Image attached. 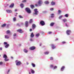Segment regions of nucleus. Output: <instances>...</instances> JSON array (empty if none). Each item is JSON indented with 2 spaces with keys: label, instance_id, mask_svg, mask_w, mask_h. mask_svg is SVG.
Instances as JSON below:
<instances>
[{
  "label": "nucleus",
  "instance_id": "nucleus-1",
  "mask_svg": "<svg viewBox=\"0 0 74 74\" xmlns=\"http://www.w3.org/2000/svg\"><path fill=\"white\" fill-rule=\"evenodd\" d=\"M25 10L27 12L28 14H30V13L32 12L31 11V10H30V8H26L25 9Z\"/></svg>",
  "mask_w": 74,
  "mask_h": 74
},
{
  "label": "nucleus",
  "instance_id": "nucleus-2",
  "mask_svg": "<svg viewBox=\"0 0 74 74\" xmlns=\"http://www.w3.org/2000/svg\"><path fill=\"white\" fill-rule=\"evenodd\" d=\"M16 65L17 66H19V65L21 64V62L18 61V60H16Z\"/></svg>",
  "mask_w": 74,
  "mask_h": 74
},
{
  "label": "nucleus",
  "instance_id": "nucleus-3",
  "mask_svg": "<svg viewBox=\"0 0 74 74\" xmlns=\"http://www.w3.org/2000/svg\"><path fill=\"white\" fill-rule=\"evenodd\" d=\"M42 3V1L41 0H39L38 3V5H40H40Z\"/></svg>",
  "mask_w": 74,
  "mask_h": 74
},
{
  "label": "nucleus",
  "instance_id": "nucleus-4",
  "mask_svg": "<svg viewBox=\"0 0 74 74\" xmlns=\"http://www.w3.org/2000/svg\"><path fill=\"white\" fill-rule=\"evenodd\" d=\"M34 11L35 12L34 14L35 15H37V13L38 12V11H37V9H35L34 10Z\"/></svg>",
  "mask_w": 74,
  "mask_h": 74
},
{
  "label": "nucleus",
  "instance_id": "nucleus-5",
  "mask_svg": "<svg viewBox=\"0 0 74 74\" xmlns=\"http://www.w3.org/2000/svg\"><path fill=\"white\" fill-rule=\"evenodd\" d=\"M35 49L36 47L34 46L31 47L29 48V49L30 50H31L32 51L34 50V49Z\"/></svg>",
  "mask_w": 74,
  "mask_h": 74
},
{
  "label": "nucleus",
  "instance_id": "nucleus-6",
  "mask_svg": "<svg viewBox=\"0 0 74 74\" xmlns=\"http://www.w3.org/2000/svg\"><path fill=\"white\" fill-rule=\"evenodd\" d=\"M40 24L42 26H44L45 25V22L43 21H40Z\"/></svg>",
  "mask_w": 74,
  "mask_h": 74
},
{
  "label": "nucleus",
  "instance_id": "nucleus-7",
  "mask_svg": "<svg viewBox=\"0 0 74 74\" xmlns=\"http://www.w3.org/2000/svg\"><path fill=\"white\" fill-rule=\"evenodd\" d=\"M17 31L18 32H19L20 33H22L23 32V31H22V29H18Z\"/></svg>",
  "mask_w": 74,
  "mask_h": 74
},
{
  "label": "nucleus",
  "instance_id": "nucleus-8",
  "mask_svg": "<svg viewBox=\"0 0 74 74\" xmlns=\"http://www.w3.org/2000/svg\"><path fill=\"white\" fill-rule=\"evenodd\" d=\"M66 33L68 35H70V34L71 33V31L68 29L66 31Z\"/></svg>",
  "mask_w": 74,
  "mask_h": 74
},
{
  "label": "nucleus",
  "instance_id": "nucleus-9",
  "mask_svg": "<svg viewBox=\"0 0 74 74\" xmlns=\"http://www.w3.org/2000/svg\"><path fill=\"white\" fill-rule=\"evenodd\" d=\"M36 25L34 24H33L32 25V29H35L36 28Z\"/></svg>",
  "mask_w": 74,
  "mask_h": 74
},
{
  "label": "nucleus",
  "instance_id": "nucleus-10",
  "mask_svg": "<svg viewBox=\"0 0 74 74\" xmlns=\"http://www.w3.org/2000/svg\"><path fill=\"white\" fill-rule=\"evenodd\" d=\"M51 45V48L52 49H55L56 48V47L54 45L52 44Z\"/></svg>",
  "mask_w": 74,
  "mask_h": 74
},
{
  "label": "nucleus",
  "instance_id": "nucleus-11",
  "mask_svg": "<svg viewBox=\"0 0 74 74\" xmlns=\"http://www.w3.org/2000/svg\"><path fill=\"white\" fill-rule=\"evenodd\" d=\"M55 2L53 1H52L51 3V4L52 5H55Z\"/></svg>",
  "mask_w": 74,
  "mask_h": 74
},
{
  "label": "nucleus",
  "instance_id": "nucleus-12",
  "mask_svg": "<svg viewBox=\"0 0 74 74\" xmlns=\"http://www.w3.org/2000/svg\"><path fill=\"white\" fill-rule=\"evenodd\" d=\"M34 36V35L33 34V33L32 32L30 35L31 37L32 38H33V37Z\"/></svg>",
  "mask_w": 74,
  "mask_h": 74
},
{
  "label": "nucleus",
  "instance_id": "nucleus-13",
  "mask_svg": "<svg viewBox=\"0 0 74 74\" xmlns=\"http://www.w3.org/2000/svg\"><path fill=\"white\" fill-rule=\"evenodd\" d=\"M62 21H63V22H64V23H65L66 22H67V20H66V18H64V19H63L62 20Z\"/></svg>",
  "mask_w": 74,
  "mask_h": 74
},
{
  "label": "nucleus",
  "instance_id": "nucleus-14",
  "mask_svg": "<svg viewBox=\"0 0 74 74\" xmlns=\"http://www.w3.org/2000/svg\"><path fill=\"white\" fill-rule=\"evenodd\" d=\"M65 68V67H64V66H62L61 69V71H63Z\"/></svg>",
  "mask_w": 74,
  "mask_h": 74
},
{
  "label": "nucleus",
  "instance_id": "nucleus-15",
  "mask_svg": "<svg viewBox=\"0 0 74 74\" xmlns=\"http://www.w3.org/2000/svg\"><path fill=\"white\" fill-rule=\"evenodd\" d=\"M14 6V3H12L10 6V8H12Z\"/></svg>",
  "mask_w": 74,
  "mask_h": 74
},
{
  "label": "nucleus",
  "instance_id": "nucleus-16",
  "mask_svg": "<svg viewBox=\"0 0 74 74\" xmlns=\"http://www.w3.org/2000/svg\"><path fill=\"white\" fill-rule=\"evenodd\" d=\"M6 11L7 12L9 13H11V12H12V11H11V10H6Z\"/></svg>",
  "mask_w": 74,
  "mask_h": 74
},
{
  "label": "nucleus",
  "instance_id": "nucleus-17",
  "mask_svg": "<svg viewBox=\"0 0 74 74\" xmlns=\"http://www.w3.org/2000/svg\"><path fill=\"white\" fill-rule=\"evenodd\" d=\"M28 22L26 21L25 22V26H26V27H28Z\"/></svg>",
  "mask_w": 74,
  "mask_h": 74
},
{
  "label": "nucleus",
  "instance_id": "nucleus-18",
  "mask_svg": "<svg viewBox=\"0 0 74 74\" xmlns=\"http://www.w3.org/2000/svg\"><path fill=\"white\" fill-rule=\"evenodd\" d=\"M30 7H31V8H32V9H33V8H34V6L33 5H30Z\"/></svg>",
  "mask_w": 74,
  "mask_h": 74
},
{
  "label": "nucleus",
  "instance_id": "nucleus-19",
  "mask_svg": "<svg viewBox=\"0 0 74 74\" xmlns=\"http://www.w3.org/2000/svg\"><path fill=\"white\" fill-rule=\"evenodd\" d=\"M54 24H55V23H51L50 24V26H53L54 25Z\"/></svg>",
  "mask_w": 74,
  "mask_h": 74
},
{
  "label": "nucleus",
  "instance_id": "nucleus-20",
  "mask_svg": "<svg viewBox=\"0 0 74 74\" xmlns=\"http://www.w3.org/2000/svg\"><path fill=\"white\" fill-rule=\"evenodd\" d=\"M29 23H33V19H30L29 22Z\"/></svg>",
  "mask_w": 74,
  "mask_h": 74
},
{
  "label": "nucleus",
  "instance_id": "nucleus-21",
  "mask_svg": "<svg viewBox=\"0 0 74 74\" xmlns=\"http://www.w3.org/2000/svg\"><path fill=\"white\" fill-rule=\"evenodd\" d=\"M20 6L21 7V8H23V7H24V5H23V4H21L20 5Z\"/></svg>",
  "mask_w": 74,
  "mask_h": 74
},
{
  "label": "nucleus",
  "instance_id": "nucleus-22",
  "mask_svg": "<svg viewBox=\"0 0 74 74\" xmlns=\"http://www.w3.org/2000/svg\"><path fill=\"white\" fill-rule=\"evenodd\" d=\"M10 32H10V30H8L6 31L7 34H10Z\"/></svg>",
  "mask_w": 74,
  "mask_h": 74
},
{
  "label": "nucleus",
  "instance_id": "nucleus-23",
  "mask_svg": "<svg viewBox=\"0 0 74 74\" xmlns=\"http://www.w3.org/2000/svg\"><path fill=\"white\" fill-rule=\"evenodd\" d=\"M45 4H48L49 3V2L48 1H45Z\"/></svg>",
  "mask_w": 74,
  "mask_h": 74
},
{
  "label": "nucleus",
  "instance_id": "nucleus-24",
  "mask_svg": "<svg viewBox=\"0 0 74 74\" xmlns=\"http://www.w3.org/2000/svg\"><path fill=\"white\" fill-rule=\"evenodd\" d=\"M51 18H53L54 16V14H53V13L51 14Z\"/></svg>",
  "mask_w": 74,
  "mask_h": 74
},
{
  "label": "nucleus",
  "instance_id": "nucleus-25",
  "mask_svg": "<svg viewBox=\"0 0 74 74\" xmlns=\"http://www.w3.org/2000/svg\"><path fill=\"white\" fill-rule=\"evenodd\" d=\"M3 58H7V55L5 54H4L3 56Z\"/></svg>",
  "mask_w": 74,
  "mask_h": 74
},
{
  "label": "nucleus",
  "instance_id": "nucleus-26",
  "mask_svg": "<svg viewBox=\"0 0 74 74\" xmlns=\"http://www.w3.org/2000/svg\"><path fill=\"white\" fill-rule=\"evenodd\" d=\"M5 38L8 39L9 38V37H8V35H5Z\"/></svg>",
  "mask_w": 74,
  "mask_h": 74
},
{
  "label": "nucleus",
  "instance_id": "nucleus-27",
  "mask_svg": "<svg viewBox=\"0 0 74 74\" xmlns=\"http://www.w3.org/2000/svg\"><path fill=\"white\" fill-rule=\"evenodd\" d=\"M64 16L66 17V18H68V17H69V14H66Z\"/></svg>",
  "mask_w": 74,
  "mask_h": 74
},
{
  "label": "nucleus",
  "instance_id": "nucleus-28",
  "mask_svg": "<svg viewBox=\"0 0 74 74\" xmlns=\"http://www.w3.org/2000/svg\"><path fill=\"white\" fill-rule=\"evenodd\" d=\"M6 26V24H3L2 25V27H5Z\"/></svg>",
  "mask_w": 74,
  "mask_h": 74
},
{
  "label": "nucleus",
  "instance_id": "nucleus-29",
  "mask_svg": "<svg viewBox=\"0 0 74 74\" xmlns=\"http://www.w3.org/2000/svg\"><path fill=\"white\" fill-rule=\"evenodd\" d=\"M36 37H39V36H40V34H37L36 35Z\"/></svg>",
  "mask_w": 74,
  "mask_h": 74
},
{
  "label": "nucleus",
  "instance_id": "nucleus-30",
  "mask_svg": "<svg viewBox=\"0 0 74 74\" xmlns=\"http://www.w3.org/2000/svg\"><path fill=\"white\" fill-rule=\"evenodd\" d=\"M32 66L33 67H35V66H36V65H35V64H33V63H32Z\"/></svg>",
  "mask_w": 74,
  "mask_h": 74
},
{
  "label": "nucleus",
  "instance_id": "nucleus-31",
  "mask_svg": "<svg viewBox=\"0 0 74 74\" xmlns=\"http://www.w3.org/2000/svg\"><path fill=\"white\" fill-rule=\"evenodd\" d=\"M31 73L33 74H34V73H35L34 71V70H33L32 69H31Z\"/></svg>",
  "mask_w": 74,
  "mask_h": 74
},
{
  "label": "nucleus",
  "instance_id": "nucleus-32",
  "mask_svg": "<svg viewBox=\"0 0 74 74\" xmlns=\"http://www.w3.org/2000/svg\"><path fill=\"white\" fill-rule=\"evenodd\" d=\"M24 52H25V53H27V52H28V51L27 50H26L25 49H24Z\"/></svg>",
  "mask_w": 74,
  "mask_h": 74
},
{
  "label": "nucleus",
  "instance_id": "nucleus-33",
  "mask_svg": "<svg viewBox=\"0 0 74 74\" xmlns=\"http://www.w3.org/2000/svg\"><path fill=\"white\" fill-rule=\"evenodd\" d=\"M9 46V45L8 44H7L5 46V48H8Z\"/></svg>",
  "mask_w": 74,
  "mask_h": 74
},
{
  "label": "nucleus",
  "instance_id": "nucleus-34",
  "mask_svg": "<svg viewBox=\"0 0 74 74\" xmlns=\"http://www.w3.org/2000/svg\"><path fill=\"white\" fill-rule=\"evenodd\" d=\"M45 54V55H48L49 53V52H46L44 53Z\"/></svg>",
  "mask_w": 74,
  "mask_h": 74
},
{
  "label": "nucleus",
  "instance_id": "nucleus-35",
  "mask_svg": "<svg viewBox=\"0 0 74 74\" xmlns=\"http://www.w3.org/2000/svg\"><path fill=\"white\" fill-rule=\"evenodd\" d=\"M7 58H5L4 59V60L5 62H7V61H8V59H7Z\"/></svg>",
  "mask_w": 74,
  "mask_h": 74
},
{
  "label": "nucleus",
  "instance_id": "nucleus-36",
  "mask_svg": "<svg viewBox=\"0 0 74 74\" xmlns=\"http://www.w3.org/2000/svg\"><path fill=\"white\" fill-rule=\"evenodd\" d=\"M18 16L20 18H23V17L21 15H19Z\"/></svg>",
  "mask_w": 74,
  "mask_h": 74
},
{
  "label": "nucleus",
  "instance_id": "nucleus-37",
  "mask_svg": "<svg viewBox=\"0 0 74 74\" xmlns=\"http://www.w3.org/2000/svg\"><path fill=\"white\" fill-rule=\"evenodd\" d=\"M62 17H63V16H60L59 17V19H61V18H62Z\"/></svg>",
  "mask_w": 74,
  "mask_h": 74
},
{
  "label": "nucleus",
  "instance_id": "nucleus-38",
  "mask_svg": "<svg viewBox=\"0 0 74 74\" xmlns=\"http://www.w3.org/2000/svg\"><path fill=\"white\" fill-rule=\"evenodd\" d=\"M61 10H58V12L59 14H60V13H61Z\"/></svg>",
  "mask_w": 74,
  "mask_h": 74
},
{
  "label": "nucleus",
  "instance_id": "nucleus-39",
  "mask_svg": "<svg viewBox=\"0 0 74 74\" xmlns=\"http://www.w3.org/2000/svg\"><path fill=\"white\" fill-rule=\"evenodd\" d=\"M57 66H54L53 68V69H57Z\"/></svg>",
  "mask_w": 74,
  "mask_h": 74
},
{
  "label": "nucleus",
  "instance_id": "nucleus-40",
  "mask_svg": "<svg viewBox=\"0 0 74 74\" xmlns=\"http://www.w3.org/2000/svg\"><path fill=\"white\" fill-rule=\"evenodd\" d=\"M26 0H24L23 1H22V2L23 3H25V2H26Z\"/></svg>",
  "mask_w": 74,
  "mask_h": 74
},
{
  "label": "nucleus",
  "instance_id": "nucleus-41",
  "mask_svg": "<svg viewBox=\"0 0 74 74\" xmlns=\"http://www.w3.org/2000/svg\"><path fill=\"white\" fill-rule=\"evenodd\" d=\"M13 21H16V18H15V17H14L13 18Z\"/></svg>",
  "mask_w": 74,
  "mask_h": 74
},
{
  "label": "nucleus",
  "instance_id": "nucleus-42",
  "mask_svg": "<svg viewBox=\"0 0 74 74\" xmlns=\"http://www.w3.org/2000/svg\"><path fill=\"white\" fill-rule=\"evenodd\" d=\"M4 44L5 45V44H7V43L6 42H4Z\"/></svg>",
  "mask_w": 74,
  "mask_h": 74
},
{
  "label": "nucleus",
  "instance_id": "nucleus-43",
  "mask_svg": "<svg viewBox=\"0 0 74 74\" xmlns=\"http://www.w3.org/2000/svg\"><path fill=\"white\" fill-rule=\"evenodd\" d=\"M50 67H53V65H50Z\"/></svg>",
  "mask_w": 74,
  "mask_h": 74
},
{
  "label": "nucleus",
  "instance_id": "nucleus-44",
  "mask_svg": "<svg viewBox=\"0 0 74 74\" xmlns=\"http://www.w3.org/2000/svg\"><path fill=\"white\" fill-rule=\"evenodd\" d=\"M51 11H53V8H51L50 9Z\"/></svg>",
  "mask_w": 74,
  "mask_h": 74
},
{
  "label": "nucleus",
  "instance_id": "nucleus-45",
  "mask_svg": "<svg viewBox=\"0 0 74 74\" xmlns=\"http://www.w3.org/2000/svg\"><path fill=\"white\" fill-rule=\"evenodd\" d=\"M65 25L66 26L68 27V25H67V23H65Z\"/></svg>",
  "mask_w": 74,
  "mask_h": 74
},
{
  "label": "nucleus",
  "instance_id": "nucleus-46",
  "mask_svg": "<svg viewBox=\"0 0 74 74\" xmlns=\"http://www.w3.org/2000/svg\"><path fill=\"white\" fill-rule=\"evenodd\" d=\"M17 26H20V25H19V23L17 24Z\"/></svg>",
  "mask_w": 74,
  "mask_h": 74
},
{
  "label": "nucleus",
  "instance_id": "nucleus-47",
  "mask_svg": "<svg viewBox=\"0 0 74 74\" xmlns=\"http://www.w3.org/2000/svg\"><path fill=\"white\" fill-rule=\"evenodd\" d=\"M50 60H53V58L51 57L50 58Z\"/></svg>",
  "mask_w": 74,
  "mask_h": 74
},
{
  "label": "nucleus",
  "instance_id": "nucleus-48",
  "mask_svg": "<svg viewBox=\"0 0 74 74\" xmlns=\"http://www.w3.org/2000/svg\"><path fill=\"white\" fill-rule=\"evenodd\" d=\"M2 64H3V62H0V65Z\"/></svg>",
  "mask_w": 74,
  "mask_h": 74
},
{
  "label": "nucleus",
  "instance_id": "nucleus-49",
  "mask_svg": "<svg viewBox=\"0 0 74 74\" xmlns=\"http://www.w3.org/2000/svg\"><path fill=\"white\" fill-rule=\"evenodd\" d=\"M49 34H51V33H52V32H49Z\"/></svg>",
  "mask_w": 74,
  "mask_h": 74
},
{
  "label": "nucleus",
  "instance_id": "nucleus-50",
  "mask_svg": "<svg viewBox=\"0 0 74 74\" xmlns=\"http://www.w3.org/2000/svg\"><path fill=\"white\" fill-rule=\"evenodd\" d=\"M16 34H14V36L15 37V36H16Z\"/></svg>",
  "mask_w": 74,
  "mask_h": 74
},
{
  "label": "nucleus",
  "instance_id": "nucleus-51",
  "mask_svg": "<svg viewBox=\"0 0 74 74\" xmlns=\"http://www.w3.org/2000/svg\"><path fill=\"white\" fill-rule=\"evenodd\" d=\"M3 49V48H2V47H1L0 48V50H1H1H2Z\"/></svg>",
  "mask_w": 74,
  "mask_h": 74
},
{
  "label": "nucleus",
  "instance_id": "nucleus-52",
  "mask_svg": "<svg viewBox=\"0 0 74 74\" xmlns=\"http://www.w3.org/2000/svg\"><path fill=\"white\" fill-rule=\"evenodd\" d=\"M30 32H32V29H30Z\"/></svg>",
  "mask_w": 74,
  "mask_h": 74
},
{
  "label": "nucleus",
  "instance_id": "nucleus-53",
  "mask_svg": "<svg viewBox=\"0 0 74 74\" xmlns=\"http://www.w3.org/2000/svg\"><path fill=\"white\" fill-rule=\"evenodd\" d=\"M62 43L63 44H65V43H66V42H62Z\"/></svg>",
  "mask_w": 74,
  "mask_h": 74
},
{
  "label": "nucleus",
  "instance_id": "nucleus-54",
  "mask_svg": "<svg viewBox=\"0 0 74 74\" xmlns=\"http://www.w3.org/2000/svg\"><path fill=\"white\" fill-rule=\"evenodd\" d=\"M38 5L37 4H35V6H36V7H37Z\"/></svg>",
  "mask_w": 74,
  "mask_h": 74
},
{
  "label": "nucleus",
  "instance_id": "nucleus-55",
  "mask_svg": "<svg viewBox=\"0 0 74 74\" xmlns=\"http://www.w3.org/2000/svg\"><path fill=\"white\" fill-rule=\"evenodd\" d=\"M15 12H16V11H17V10L16 9V10H15Z\"/></svg>",
  "mask_w": 74,
  "mask_h": 74
},
{
  "label": "nucleus",
  "instance_id": "nucleus-56",
  "mask_svg": "<svg viewBox=\"0 0 74 74\" xmlns=\"http://www.w3.org/2000/svg\"><path fill=\"white\" fill-rule=\"evenodd\" d=\"M27 64L28 65L29 64V63L27 62Z\"/></svg>",
  "mask_w": 74,
  "mask_h": 74
},
{
  "label": "nucleus",
  "instance_id": "nucleus-57",
  "mask_svg": "<svg viewBox=\"0 0 74 74\" xmlns=\"http://www.w3.org/2000/svg\"><path fill=\"white\" fill-rule=\"evenodd\" d=\"M10 70H8V73H9V72H10Z\"/></svg>",
  "mask_w": 74,
  "mask_h": 74
},
{
  "label": "nucleus",
  "instance_id": "nucleus-58",
  "mask_svg": "<svg viewBox=\"0 0 74 74\" xmlns=\"http://www.w3.org/2000/svg\"><path fill=\"white\" fill-rule=\"evenodd\" d=\"M30 40H31V41H33V39H30Z\"/></svg>",
  "mask_w": 74,
  "mask_h": 74
},
{
  "label": "nucleus",
  "instance_id": "nucleus-59",
  "mask_svg": "<svg viewBox=\"0 0 74 74\" xmlns=\"http://www.w3.org/2000/svg\"><path fill=\"white\" fill-rule=\"evenodd\" d=\"M58 40V39H56V40Z\"/></svg>",
  "mask_w": 74,
  "mask_h": 74
},
{
  "label": "nucleus",
  "instance_id": "nucleus-60",
  "mask_svg": "<svg viewBox=\"0 0 74 74\" xmlns=\"http://www.w3.org/2000/svg\"><path fill=\"white\" fill-rule=\"evenodd\" d=\"M11 58H12V59L13 58V57H11Z\"/></svg>",
  "mask_w": 74,
  "mask_h": 74
},
{
  "label": "nucleus",
  "instance_id": "nucleus-61",
  "mask_svg": "<svg viewBox=\"0 0 74 74\" xmlns=\"http://www.w3.org/2000/svg\"><path fill=\"white\" fill-rule=\"evenodd\" d=\"M41 45H40V46H41Z\"/></svg>",
  "mask_w": 74,
  "mask_h": 74
},
{
  "label": "nucleus",
  "instance_id": "nucleus-62",
  "mask_svg": "<svg viewBox=\"0 0 74 74\" xmlns=\"http://www.w3.org/2000/svg\"><path fill=\"white\" fill-rule=\"evenodd\" d=\"M16 14H18V13H16Z\"/></svg>",
  "mask_w": 74,
  "mask_h": 74
},
{
  "label": "nucleus",
  "instance_id": "nucleus-63",
  "mask_svg": "<svg viewBox=\"0 0 74 74\" xmlns=\"http://www.w3.org/2000/svg\"><path fill=\"white\" fill-rule=\"evenodd\" d=\"M0 56H1V55H0Z\"/></svg>",
  "mask_w": 74,
  "mask_h": 74
}]
</instances>
